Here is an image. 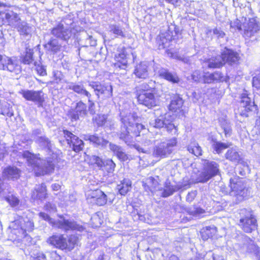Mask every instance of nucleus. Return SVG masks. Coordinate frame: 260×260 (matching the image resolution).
<instances>
[{
	"mask_svg": "<svg viewBox=\"0 0 260 260\" xmlns=\"http://www.w3.org/2000/svg\"><path fill=\"white\" fill-rule=\"evenodd\" d=\"M134 93L138 104L149 109L159 104L160 95L155 86L150 87L148 83H143L135 87Z\"/></svg>",
	"mask_w": 260,
	"mask_h": 260,
	"instance_id": "nucleus-1",
	"label": "nucleus"
},
{
	"mask_svg": "<svg viewBox=\"0 0 260 260\" xmlns=\"http://www.w3.org/2000/svg\"><path fill=\"white\" fill-rule=\"evenodd\" d=\"M220 57V60L216 56L205 58L202 63H207V68L210 69H220L225 64L231 66L238 64L241 59L238 52L227 47H224L221 52Z\"/></svg>",
	"mask_w": 260,
	"mask_h": 260,
	"instance_id": "nucleus-2",
	"label": "nucleus"
},
{
	"mask_svg": "<svg viewBox=\"0 0 260 260\" xmlns=\"http://www.w3.org/2000/svg\"><path fill=\"white\" fill-rule=\"evenodd\" d=\"M40 155L39 153L35 154L28 150L24 151L22 153V157L26 159L28 165L31 167L36 176H44L53 173L55 167L53 161L47 159L43 166H41L37 162L42 160Z\"/></svg>",
	"mask_w": 260,
	"mask_h": 260,
	"instance_id": "nucleus-3",
	"label": "nucleus"
},
{
	"mask_svg": "<svg viewBox=\"0 0 260 260\" xmlns=\"http://www.w3.org/2000/svg\"><path fill=\"white\" fill-rule=\"evenodd\" d=\"M47 244L54 248L65 251H71L78 246L79 237L76 234L65 235L55 233L48 238Z\"/></svg>",
	"mask_w": 260,
	"mask_h": 260,
	"instance_id": "nucleus-4",
	"label": "nucleus"
},
{
	"mask_svg": "<svg viewBox=\"0 0 260 260\" xmlns=\"http://www.w3.org/2000/svg\"><path fill=\"white\" fill-rule=\"evenodd\" d=\"M20 218L21 219L22 217L13 221L9 228V236L15 240L25 238L27 236V233L32 232L34 229L32 220L28 219L22 222Z\"/></svg>",
	"mask_w": 260,
	"mask_h": 260,
	"instance_id": "nucleus-5",
	"label": "nucleus"
},
{
	"mask_svg": "<svg viewBox=\"0 0 260 260\" xmlns=\"http://www.w3.org/2000/svg\"><path fill=\"white\" fill-rule=\"evenodd\" d=\"M248 92L244 90L240 95V105L238 106L239 115L243 118L255 117L259 113V109L255 102L249 96Z\"/></svg>",
	"mask_w": 260,
	"mask_h": 260,
	"instance_id": "nucleus-6",
	"label": "nucleus"
},
{
	"mask_svg": "<svg viewBox=\"0 0 260 260\" xmlns=\"http://www.w3.org/2000/svg\"><path fill=\"white\" fill-rule=\"evenodd\" d=\"M145 126L141 123L125 121L118 134L119 138L125 143H131L134 138L140 136L141 131Z\"/></svg>",
	"mask_w": 260,
	"mask_h": 260,
	"instance_id": "nucleus-7",
	"label": "nucleus"
},
{
	"mask_svg": "<svg viewBox=\"0 0 260 260\" xmlns=\"http://www.w3.org/2000/svg\"><path fill=\"white\" fill-rule=\"evenodd\" d=\"M181 38V32L178 28H175L174 31L168 29L159 34L157 37L158 48L159 50L164 49L169 46L172 41L178 40Z\"/></svg>",
	"mask_w": 260,
	"mask_h": 260,
	"instance_id": "nucleus-8",
	"label": "nucleus"
},
{
	"mask_svg": "<svg viewBox=\"0 0 260 260\" xmlns=\"http://www.w3.org/2000/svg\"><path fill=\"white\" fill-rule=\"evenodd\" d=\"M205 161L202 172L200 174L199 182L205 183L212 178L218 175L220 172L219 165L215 161L204 159Z\"/></svg>",
	"mask_w": 260,
	"mask_h": 260,
	"instance_id": "nucleus-9",
	"label": "nucleus"
},
{
	"mask_svg": "<svg viewBox=\"0 0 260 260\" xmlns=\"http://www.w3.org/2000/svg\"><path fill=\"white\" fill-rule=\"evenodd\" d=\"M177 139L175 137L170 139L168 142H160L154 148L153 150V156L160 158L168 157L172 153L173 148L177 146Z\"/></svg>",
	"mask_w": 260,
	"mask_h": 260,
	"instance_id": "nucleus-10",
	"label": "nucleus"
},
{
	"mask_svg": "<svg viewBox=\"0 0 260 260\" xmlns=\"http://www.w3.org/2000/svg\"><path fill=\"white\" fill-rule=\"evenodd\" d=\"M86 199L88 204L97 206H104L108 201L107 195L99 188L89 190Z\"/></svg>",
	"mask_w": 260,
	"mask_h": 260,
	"instance_id": "nucleus-11",
	"label": "nucleus"
},
{
	"mask_svg": "<svg viewBox=\"0 0 260 260\" xmlns=\"http://www.w3.org/2000/svg\"><path fill=\"white\" fill-rule=\"evenodd\" d=\"M0 70L7 71L15 75H18L22 71L21 67L16 59L2 54H0Z\"/></svg>",
	"mask_w": 260,
	"mask_h": 260,
	"instance_id": "nucleus-12",
	"label": "nucleus"
},
{
	"mask_svg": "<svg viewBox=\"0 0 260 260\" xmlns=\"http://www.w3.org/2000/svg\"><path fill=\"white\" fill-rule=\"evenodd\" d=\"M0 70L7 71L15 75H18L22 71L21 67L16 59L2 54H0Z\"/></svg>",
	"mask_w": 260,
	"mask_h": 260,
	"instance_id": "nucleus-13",
	"label": "nucleus"
},
{
	"mask_svg": "<svg viewBox=\"0 0 260 260\" xmlns=\"http://www.w3.org/2000/svg\"><path fill=\"white\" fill-rule=\"evenodd\" d=\"M63 137L69 147L75 152L79 153L84 149V142L79 137L68 129H63Z\"/></svg>",
	"mask_w": 260,
	"mask_h": 260,
	"instance_id": "nucleus-14",
	"label": "nucleus"
},
{
	"mask_svg": "<svg viewBox=\"0 0 260 260\" xmlns=\"http://www.w3.org/2000/svg\"><path fill=\"white\" fill-rule=\"evenodd\" d=\"M58 217L60 219L57 221H55L52 223V226L65 231H77L82 232L85 229L80 224H78L75 221H72L66 219L63 215H58Z\"/></svg>",
	"mask_w": 260,
	"mask_h": 260,
	"instance_id": "nucleus-15",
	"label": "nucleus"
},
{
	"mask_svg": "<svg viewBox=\"0 0 260 260\" xmlns=\"http://www.w3.org/2000/svg\"><path fill=\"white\" fill-rule=\"evenodd\" d=\"M129 58V54L127 53V48L125 47L118 48L117 53L114 56L112 66L115 69L125 70L128 67Z\"/></svg>",
	"mask_w": 260,
	"mask_h": 260,
	"instance_id": "nucleus-16",
	"label": "nucleus"
},
{
	"mask_svg": "<svg viewBox=\"0 0 260 260\" xmlns=\"http://www.w3.org/2000/svg\"><path fill=\"white\" fill-rule=\"evenodd\" d=\"M20 93L25 100L34 102L38 107H43L45 103V94L42 90H23Z\"/></svg>",
	"mask_w": 260,
	"mask_h": 260,
	"instance_id": "nucleus-17",
	"label": "nucleus"
},
{
	"mask_svg": "<svg viewBox=\"0 0 260 260\" xmlns=\"http://www.w3.org/2000/svg\"><path fill=\"white\" fill-rule=\"evenodd\" d=\"M183 105L184 101L181 95L179 94L175 93L173 95L168 109L174 116L180 117L184 115V111L183 109Z\"/></svg>",
	"mask_w": 260,
	"mask_h": 260,
	"instance_id": "nucleus-18",
	"label": "nucleus"
},
{
	"mask_svg": "<svg viewBox=\"0 0 260 260\" xmlns=\"http://www.w3.org/2000/svg\"><path fill=\"white\" fill-rule=\"evenodd\" d=\"M238 225L246 233H251L257 227V220L251 211L249 214L241 217L239 220Z\"/></svg>",
	"mask_w": 260,
	"mask_h": 260,
	"instance_id": "nucleus-19",
	"label": "nucleus"
},
{
	"mask_svg": "<svg viewBox=\"0 0 260 260\" xmlns=\"http://www.w3.org/2000/svg\"><path fill=\"white\" fill-rule=\"evenodd\" d=\"M229 186L230 192H233L234 196L237 198L242 197L244 198L247 196L248 189L244 187L243 182L239 177L231 178Z\"/></svg>",
	"mask_w": 260,
	"mask_h": 260,
	"instance_id": "nucleus-20",
	"label": "nucleus"
},
{
	"mask_svg": "<svg viewBox=\"0 0 260 260\" xmlns=\"http://www.w3.org/2000/svg\"><path fill=\"white\" fill-rule=\"evenodd\" d=\"M51 34L57 38L68 42L71 38L72 29L65 28L64 25L60 22L51 29Z\"/></svg>",
	"mask_w": 260,
	"mask_h": 260,
	"instance_id": "nucleus-21",
	"label": "nucleus"
},
{
	"mask_svg": "<svg viewBox=\"0 0 260 260\" xmlns=\"http://www.w3.org/2000/svg\"><path fill=\"white\" fill-rule=\"evenodd\" d=\"M87 113L86 105L82 101H79L77 103L74 109L70 112V118L72 121H76L80 117L86 115Z\"/></svg>",
	"mask_w": 260,
	"mask_h": 260,
	"instance_id": "nucleus-22",
	"label": "nucleus"
},
{
	"mask_svg": "<svg viewBox=\"0 0 260 260\" xmlns=\"http://www.w3.org/2000/svg\"><path fill=\"white\" fill-rule=\"evenodd\" d=\"M218 229L214 225L203 227L200 231L201 238L204 241L216 237Z\"/></svg>",
	"mask_w": 260,
	"mask_h": 260,
	"instance_id": "nucleus-23",
	"label": "nucleus"
},
{
	"mask_svg": "<svg viewBox=\"0 0 260 260\" xmlns=\"http://www.w3.org/2000/svg\"><path fill=\"white\" fill-rule=\"evenodd\" d=\"M144 190L148 193H153L158 190H160V183L159 177H150L148 180L143 184Z\"/></svg>",
	"mask_w": 260,
	"mask_h": 260,
	"instance_id": "nucleus-24",
	"label": "nucleus"
},
{
	"mask_svg": "<svg viewBox=\"0 0 260 260\" xmlns=\"http://www.w3.org/2000/svg\"><path fill=\"white\" fill-rule=\"evenodd\" d=\"M21 173V170L17 167L9 166L3 169L2 174L4 178L16 180L20 177Z\"/></svg>",
	"mask_w": 260,
	"mask_h": 260,
	"instance_id": "nucleus-25",
	"label": "nucleus"
},
{
	"mask_svg": "<svg viewBox=\"0 0 260 260\" xmlns=\"http://www.w3.org/2000/svg\"><path fill=\"white\" fill-rule=\"evenodd\" d=\"M48 197L47 186L45 183L40 184L32 192V198L35 200L44 201Z\"/></svg>",
	"mask_w": 260,
	"mask_h": 260,
	"instance_id": "nucleus-26",
	"label": "nucleus"
},
{
	"mask_svg": "<svg viewBox=\"0 0 260 260\" xmlns=\"http://www.w3.org/2000/svg\"><path fill=\"white\" fill-rule=\"evenodd\" d=\"M95 90L96 91V95L101 96L103 100L109 99L112 96V87L111 85H97L95 86Z\"/></svg>",
	"mask_w": 260,
	"mask_h": 260,
	"instance_id": "nucleus-27",
	"label": "nucleus"
},
{
	"mask_svg": "<svg viewBox=\"0 0 260 260\" xmlns=\"http://www.w3.org/2000/svg\"><path fill=\"white\" fill-rule=\"evenodd\" d=\"M159 76L173 84H178L180 79L175 73L170 72L167 69H164L159 73Z\"/></svg>",
	"mask_w": 260,
	"mask_h": 260,
	"instance_id": "nucleus-28",
	"label": "nucleus"
},
{
	"mask_svg": "<svg viewBox=\"0 0 260 260\" xmlns=\"http://www.w3.org/2000/svg\"><path fill=\"white\" fill-rule=\"evenodd\" d=\"M260 30V24L259 22L255 18H250L247 23L246 27L244 29L246 34L249 33L250 35H252Z\"/></svg>",
	"mask_w": 260,
	"mask_h": 260,
	"instance_id": "nucleus-29",
	"label": "nucleus"
},
{
	"mask_svg": "<svg viewBox=\"0 0 260 260\" xmlns=\"http://www.w3.org/2000/svg\"><path fill=\"white\" fill-rule=\"evenodd\" d=\"M132 181L126 178H124L117 185V189L121 196H125L132 189Z\"/></svg>",
	"mask_w": 260,
	"mask_h": 260,
	"instance_id": "nucleus-30",
	"label": "nucleus"
},
{
	"mask_svg": "<svg viewBox=\"0 0 260 260\" xmlns=\"http://www.w3.org/2000/svg\"><path fill=\"white\" fill-rule=\"evenodd\" d=\"M133 74L138 79H145L147 78L148 73L147 66L142 63H139L135 67Z\"/></svg>",
	"mask_w": 260,
	"mask_h": 260,
	"instance_id": "nucleus-31",
	"label": "nucleus"
},
{
	"mask_svg": "<svg viewBox=\"0 0 260 260\" xmlns=\"http://www.w3.org/2000/svg\"><path fill=\"white\" fill-rule=\"evenodd\" d=\"M34 50L29 47H26L24 54L20 57L21 63L25 65H30L34 61Z\"/></svg>",
	"mask_w": 260,
	"mask_h": 260,
	"instance_id": "nucleus-32",
	"label": "nucleus"
},
{
	"mask_svg": "<svg viewBox=\"0 0 260 260\" xmlns=\"http://www.w3.org/2000/svg\"><path fill=\"white\" fill-rule=\"evenodd\" d=\"M225 157L226 159L236 163V165L242 164L244 162L243 158L241 157L239 153L233 149H229L226 151Z\"/></svg>",
	"mask_w": 260,
	"mask_h": 260,
	"instance_id": "nucleus-33",
	"label": "nucleus"
},
{
	"mask_svg": "<svg viewBox=\"0 0 260 260\" xmlns=\"http://www.w3.org/2000/svg\"><path fill=\"white\" fill-rule=\"evenodd\" d=\"M224 79L223 74L219 71H216L210 74L208 76H204L203 80L205 83H210L214 81H222Z\"/></svg>",
	"mask_w": 260,
	"mask_h": 260,
	"instance_id": "nucleus-34",
	"label": "nucleus"
},
{
	"mask_svg": "<svg viewBox=\"0 0 260 260\" xmlns=\"http://www.w3.org/2000/svg\"><path fill=\"white\" fill-rule=\"evenodd\" d=\"M86 140L95 146H104L108 143V141L107 140L103 137H99L96 134L89 135Z\"/></svg>",
	"mask_w": 260,
	"mask_h": 260,
	"instance_id": "nucleus-35",
	"label": "nucleus"
},
{
	"mask_svg": "<svg viewBox=\"0 0 260 260\" xmlns=\"http://www.w3.org/2000/svg\"><path fill=\"white\" fill-rule=\"evenodd\" d=\"M187 150L189 153L196 156L199 157L202 155V149L199 143L196 141L190 142L187 146Z\"/></svg>",
	"mask_w": 260,
	"mask_h": 260,
	"instance_id": "nucleus-36",
	"label": "nucleus"
},
{
	"mask_svg": "<svg viewBox=\"0 0 260 260\" xmlns=\"http://www.w3.org/2000/svg\"><path fill=\"white\" fill-rule=\"evenodd\" d=\"M1 114L8 117H11L14 116V111L12 105L7 102H1Z\"/></svg>",
	"mask_w": 260,
	"mask_h": 260,
	"instance_id": "nucleus-37",
	"label": "nucleus"
},
{
	"mask_svg": "<svg viewBox=\"0 0 260 260\" xmlns=\"http://www.w3.org/2000/svg\"><path fill=\"white\" fill-rule=\"evenodd\" d=\"M31 26L27 22H20L17 25V29L20 35L27 36L30 34Z\"/></svg>",
	"mask_w": 260,
	"mask_h": 260,
	"instance_id": "nucleus-38",
	"label": "nucleus"
},
{
	"mask_svg": "<svg viewBox=\"0 0 260 260\" xmlns=\"http://www.w3.org/2000/svg\"><path fill=\"white\" fill-rule=\"evenodd\" d=\"M92 123L97 127L104 126L108 121L107 115L105 114H99L93 117Z\"/></svg>",
	"mask_w": 260,
	"mask_h": 260,
	"instance_id": "nucleus-39",
	"label": "nucleus"
},
{
	"mask_svg": "<svg viewBox=\"0 0 260 260\" xmlns=\"http://www.w3.org/2000/svg\"><path fill=\"white\" fill-rule=\"evenodd\" d=\"M187 213L192 217H201L206 213V211L203 208L194 205L187 210Z\"/></svg>",
	"mask_w": 260,
	"mask_h": 260,
	"instance_id": "nucleus-40",
	"label": "nucleus"
},
{
	"mask_svg": "<svg viewBox=\"0 0 260 260\" xmlns=\"http://www.w3.org/2000/svg\"><path fill=\"white\" fill-rule=\"evenodd\" d=\"M69 89L73 90L75 93L84 95L87 98L91 97V94L88 92L82 84H74L69 87Z\"/></svg>",
	"mask_w": 260,
	"mask_h": 260,
	"instance_id": "nucleus-41",
	"label": "nucleus"
},
{
	"mask_svg": "<svg viewBox=\"0 0 260 260\" xmlns=\"http://www.w3.org/2000/svg\"><path fill=\"white\" fill-rule=\"evenodd\" d=\"M5 19L9 25H12L16 22H20L21 20L19 15L15 12L6 13Z\"/></svg>",
	"mask_w": 260,
	"mask_h": 260,
	"instance_id": "nucleus-42",
	"label": "nucleus"
},
{
	"mask_svg": "<svg viewBox=\"0 0 260 260\" xmlns=\"http://www.w3.org/2000/svg\"><path fill=\"white\" fill-rule=\"evenodd\" d=\"M110 31L117 38H123L126 37L124 30L120 26L116 24L111 25Z\"/></svg>",
	"mask_w": 260,
	"mask_h": 260,
	"instance_id": "nucleus-43",
	"label": "nucleus"
},
{
	"mask_svg": "<svg viewBox=\"0 0 260 260\" xmlns=\"http://www.w3.org/2000/svg\"><path fill=\"white\" fill-rule=\"evenodd\" d=\"M231 145V143H224L221 142L215 141L214 143L212 145V148L216 153L220 154L222 152V150L227 149Z\"/></svg>",
	"mask_w": 260,
	"mask_h": 260,
	"instance_id": "nucleus-44",
	"label": "nucleus"
},
{
	"mask_svg": "<svg viewBox=\"0 0 260 260\" xmlns=\"http://www.w3.org/2000/svg\"><path fill=\"white\" fill-rule=\"evenodd\" d=\"M5 200L12 208L18 206L20 203L19 198L14 194L8 195Z\"/></svg>",
	"mask_w": 260,
	"mask_h": 260,
	"instance_id": "nucleus-45",
	"label": "nucleus"
},
{
	"mask_svg": "<svg viewBox=\"0 0 260 260\" xmlns=\"http://www.w3.org/2000/svg\"><path fill=\"white\" fill-rule=\"evenodd\" d=\"M164 127L168 133H171L173 130H174V134L178 135V127L174 124L172 121L167 119Z\"/></svg>",
	"mask_w": 260,
	"mask_h": 260,
	"instance_id": "nucleus-46",
	"label": "nucleus"
},
{
	"mask_svg": "<svg viewBox=\"0 0 260 260\" xmlns=\"http://www.w3.org/2000/svg\"><path fill=\"white\" fill-rule=\"evenodd\" d=\"M48 44L50 50L55 53L60 51L61 47V45L59 44L54 39H50L48 42Z\"/></svg>",
	"mask_w": 260,
	"mask_h": 260,
	"instance_id": "nucleus-47",
	"label": "nucleus"
},
{
	"mask_svg": "<svg viewBox=\"0 0 260 260\" xmlns=\"http://www.w3.org/2000/svg\"><path fill=\"white\" fill-rule=\"evenodd\" d=\"M105 166L106 170L108 173H112L115 169L116 167L115 164L111 159H108L105 161Z\"/></svg>",
	"mask_w": 260,
	"mask_h": 260,
	"instance_id": "nucleus-48",
	"label": "nucleus"
},
{
	"mask_svg": "<svg viewBox=\"0 0 260 260\" xmlns=\"http://www.w3.org/2000/svg\"><path fill=\"white\" fill-rule=\"evenodd\" d=\"M175 190L172 186L165 185V188L161 194V197L163 198H167L173 194Z\"/></svg>",
	"mask_w": 260,
	"mask_h": 260,
	"instance_id": "nucleus-49",
	"label": "nucleus"
},
{
	"mask_svg": "<svg viewBox=\"0 0 260 260\" xmlns=\"http://www.w3.org/2000/svg\"><path fill=\"white\" fill-rule=\"evenodd\" d=\"M34 64L36 67L35 70L39 75L44 76L47 75L46 69L44 66L38 64L36 62H34Z\"/></svg>",
	"mask_w": 260,
	"mask_h": 260,
	"instance_id": "nucleus-50",
	"label": "nucleus"
},
{
	"mask_svg": "<svg viewBox=\"0 0 260 260\" xmlns=\"http://www.w3.org/2000/svg\"><path fill=\"white\" fill-rule=\"evenodd\" d=\"M39 215L41 218L47 221L52 226V223H53L54 220L51 217H50L48 214L45 213V212H41L39 213Z\"/></svg>",
	"mask_w": 260,
	"mask_h": 260,
	"instance_id": "nucleus-51",
	"label": "nucleus"
},
{
	"mask_svg": "<svg viewBox=\"0 0 260 260\" xmlns=\"http://www.w3.org/2000/svg\"><path fill=\"white\" fill-rule=\"evenodd\" d=\"M92 160L95 164L99 167L102 168L105 166V161L98 156L93 155L92 157Z\"/></svg>",
	"mask_w": 260,
	"mask_h": 260,
	"instance_id": "nucleus-52",
	"label": "nucleus"
},
{
	"mask_svg": "<svg viewBox=\"0 0 260 260\" xmlns=\"http://www.w3.org/2000/svg\"><path fill=\"white\" fill-rule=\"evenodd\" d=\"M252 85L257 90H260V76H255L252 78Z\"/></svg>",
	"mask_w": 260,
	"mask_h": 260,
	"instance_id": "nucleus-53",
	"label": "nucleus"
},
{
	"mask_svg": "<svg viewBox=\"0 0 260 260\" xmlns=\"http://www.w3.org/2000/svg\"><path fill=\"white\" fill-rule=\"evenodd\" d=\"M166 118H164L162 119L157 118L155 120L154 126L156 128H162L165 126L166 121Z\"/></svg>",
	"mask_w": 260,
	"mask_h": 260,
	"instance_id": "nucleus-54",
	"label": "nucleus"
},
{
	"mask_svg": "<svg viewBox=\"0 0 260 260\" xmlns=\"http://www.w3.org/2000/svg\"><path fill=\"white\" fill-rule=\"evenodd\" d=\"M117 157L121 161H125L128 159L127 155L122 151V149L115 154Z\"/></svg>",
	"mask_w": 260,
	"mask_h": 260,
	"instance_id": "nucleus-55",
	"label": "nucleus"
},
{
	"mask_svg": "<svg viewBox=\"0 0 260 260\" xmlns=\"http://www.w3.org/2000/svg\"><path fill=\"white\" fill-rule=\"evenodd\" d=\"M42 143L44 148L49 151H51L52 149L51 141L48 138H44L42 140Z\"/></svg>",
	"mask_w": 260,
	"mask_h": 260,
	"instance_id": "nucleus-56",
	"label": "nucleus"
},
{
	"mask_svg": "<svg viewBox=\"0 0 260 260\" xmlns=\"http://www.w3.org/2000/svg\"><path fill=\"white\" fill-rule=\"evenodd\" d=\"M87 98H88V103H89V106H88L89 111L91 114H93L95 113V111L94 109V108L95 106L94 103L92 100H91V99H90L91 97Z\"/></svg>",
	"mask_w": 260,
	"mask_h": 260,
	"instance_id": "nucleus-57",
	"label": "nucleus"
},
{
	"mask_svg": "<svg viewBox=\"0 0 260 260\" xmlns=\"http://www.w3.org/2000/svg\"><path fill=\"white\" fill-rule=\"evenodd\" d=\"M110 149L115 154H117L122 149L120 146L116 144H110Z\"/></svg>",
	"mask_w": 260,
	"mask_h": 260,
	"instance_id": "nucleus-58",
	"label": "nucleus"
},
{
	"mask_svg": "<svg viewBox=\"0 0 260 260\" xmlns=\"http://www.w3.org/2000/svg\"><path fill=\"white\" fill-rule=\"evenodd\" d=\"M51 188L53 190L57 191L60 189L61 186L59 184L54 183L51 185Z\"/></svg>",
	"mask_w": 260,
	"mask_h": 260,
	"instance_id": "nucleus-59",
	"label": "nucleus"
},
{
	"mask_svg": "<svg viewBox=\"0 0 260 260\" xmlns=\"http://www.w3.org/2000/svg\"><path fill=\"white\" fill-rule=\"evenodd\" d=\"M166 53L170 58H174L175 57V53L171 51L170 49H167L166 50Z\"/></svg>",
	"mask_w": 260,
	"mask_h": 260,
	"instance_id": "nucleus-60",
	"label": "nucleus"
},
{
	"mask_svg": "<svg viewBox=\"0 0 260 260\" xmlns=\"http://www.w3.org/2000/svg\"><path fill=\"white\" fill-rule=\"evenodd\" d=\"M167 3L176 6L180 0H165Z\"/></svg>",
	"mask_w": 260,
	"mask_h": 260,
	"instance_id": "nucleus-61",
	"label": "nucleus"
},
{
	"mask_svg": "<svg viewBox=\"0 0 260 260\" xmlns=\"http://www.w3.org/2000/svg\"><path fill=\"white\" fill-rule=\"evenodd\" d=\"M34 260H46V258L44 255H41L35 257Z\"/></svg>",
	"mask_w": 260,
	"mask_h": 260,
	"instance_id": "nucleus-62",
	"label": "nucleus"
},
{
	"mask_svg": "<svg viewBox=\"0 0 260 260\" xmlns=\"http://www.w3.org/2000/svg\"><path fill=\"white\" fill-rule=\"evenodd\" d=\"M213 32L214 34L218 35L219 34V30L217 28H215L213 29Z\"/></svg>",
	"mask_w": 260,
	"mask_h": 260,
	"instance_id": "nucleus-63",
	"label": "nucleus"
},
{
	"mask_svg": "<svg viewBox=\"0 0 260 260\" xmlns=\"http://www.w3.org/2000/svg\"><path fill=\"white\" fill-rule=\"evenodd\" d=\"M104 254H103L102 255H100L97 260H104Z\"/></svg>",
	"mask_w": 260,
	"mask_h": 260,
	"instance_id": "nucleus-64",
	"label": "nucleus"
}]
</instances>
